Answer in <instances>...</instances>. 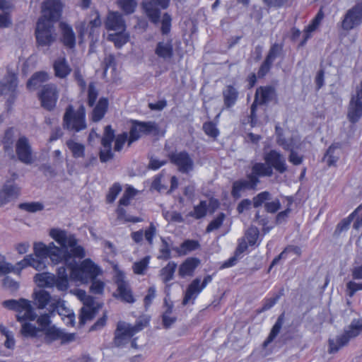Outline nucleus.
I'll return each instance as SVG.
<instances>
[{"label": "nucleus", "instance_id": "nucleus-1", "mask_svg": "<svg viewBox=\"0 0 362 362\" xmlns=\"http://www.w3.org/2000/svg\"><path fill=\"white\" fill-rule=\"evenodd\" d=\"M62 4L59 0H46L42 4V16L39 18L36 29V41L39 46L49 47L56 41L54 23L61 16Z\"/></svg>", "mask_w": 362, "mask_h": 362}, {"label": "nucleus", "instance_id": "nucleus-2", "mask_svg": "<svg viewBox=\"0 0 362 362\" xmlns=\"http://www.w3.org/2000/svg\"><path fill=\"white\" fill-rule=\"evenodd\" d=\"M2 305L17 313L16 318L18 322L21 323L19 334L22 338L35 339L39 337L38 328L30 322L37 318V313L30 300L25 298L10 299L3 301Z\"/></svg>", "mask_w": 362, "mask_h": 362}, {"label": "nucleus", "instance_id": "nucleus-3", "mask_svg": "<svg viewBox=\"0 0 362 362\" xmlns=\"http://www.w3.org/2000/svg\"><path fill=\"white\" fill-rule=\"evenodd\" d=\"M49 235L61 245V247H59L54 243H50L47 245V248L51 253V261L54 264L62 262L67 264L71 260L69 247L74 246L77 243L75 235L59 228H52Z\"/></svg>", "mask_w": 362, "mask_h": 362}, {"label": "nucleus", "instance_id": "nucleus-4", "mask_svg": "<svg viewBox=\"0 0 362 362\" xmlns=\"http://www.w3.org/2000/svg\"><path fill=\"white\" fill-rule=\"evenodd\" d=\"M57 276L49 272L36 274L35 281L40 286L52 288L56 286L59 291H65L69 288V279L64 266L57 269Z\"/></svg>", "mask_w": 362, "mask_h": 362}, {"label": "nucleus", "instance_id": "nucleus-5", "mask_svg": "<svg viewBox=\"0 0 362 362\" xmlns=\"http://www.w3.org/2000/svg\"><path fill=\"white\" fill-rule=\"evenodd\" d=\"M62 126L69 131L78 132L87 127L86 109L81 105L76 111L71 105H69L63 116Z\"/></svg>", "mask_w": 362, "mask_h": 362}, {"label": "nucleus", "instance_id": "nucleus-6", "mask_svg": "<svg viewBox=\"0 0 362 362\" xmlns=\"http://www.w3.org/2000/svg\"><path fill=\"white\" fill-rule=\"evenodd\" d=\"M361 331L362 321L358 320H353L349 328L344 330V332L341 335L337 336L335 339H329L328 352L329 354L337 353L340 349V348L346 345L351 339L358 336Z\"/></svg>", "mask_w": 362, "mask_h": 362}, {"label": "nucleus", "instance_id": "nucleus-7", "mask_svg": "<svg viewBox=\"0 0 362 362\" xmlns=\"http://www.w3.org/2000/svg\"><path fill=\"white\" fill-rule=\"evenodd\" d=\"M158 133V127L155 122H141L132 120V125L129 131V138L128 146L133 142L139 140L142 134H157Z\"/></svg>", "mask_w": 362, "mask_h": 362}, {"label": "nucleus", "instance_id": "nucleus-8", "mask_svg": "<svg viewBox=\"0 0 362 362\" xmlns=\"http://www.w3.org/2000/svg\"><path fill=\"white\" fill-rule=\"evenodd\" d=\"M254 208L264 206V211L269 214H276L281 208V204L278 198H272V194L264 191L252 198Z\"/></svg>", "mask_w": 362, "mask_h": 362}, {"label": "nucleus", "instance_id": "nucleus-9", "mask_svg": "<svg viewBox=\"0 0 362 362\" xmlns=\"http://www.w3.org/2000/svg\"><path fill=\"white\" fill-rule=\"evenodd\" d=\"M170 4V0H144L142 8L153 24H158L160 18V9H166Z\"/></svg>", "mask_w": 362, "mask_h": 362}, {"label": "nucleus", "instance_id": "nucleus-10", "mask_svg": "<svg viewBox=\"0 0 362 362\" xmlns=\"http://www.w3.org/2000/svg\"><path fill=\"white\" fill-rule=\"evenodd\" d=\"M171 163L177 166L182 174H188L193 171L194 163L192 158L186 151L171 153L168 155Z\"/></svg>", "mask_w": 362, "mask_h": 362}, {"label": "nucleus", "instance_id": "nucleus-11", "mask_svg": "<svg viewBox=\"0 0 362 362\" xmlns=\"http://www.w3.org/2000/svg\"><path fill=\"white\" fill-rule=\"evenodd\" d=\"M38 98L41 106L47 111L54 109L58 99V90L54 84L49 83L43 86L41 91L38 93Z\"/></svg>", "mask_w": 362, "mask_h": 362}, {"label": "nucleus", "instance_id": "nucleus-12", "mask_svg": "<svg viewBox=\"0 0 362 362\" xmlns=\"http://www.w3.org/2000/svg\"><path fill=\"white\" fill-rule=\"evenodd\" d=\"M362 23V1L349 9L341 22L344 30H350Z\"/></svg>", "mask_w": 362, "mask_h": 362}, {"label": "nucleus", "instance_id": "nucleus-13", "mask_svg": "<svg viewBox=\"0 0 362 362\" xmlns=\"http://www.w3.org/2000/svg\"><path fill=\"white\" fill-rule=\"evenodd\" d=\"M115 284H117V293L114 296L122 302L132 304L136 301L129 284L124 280V275L122 272L117 274Z\"/></svg>", "mask_w": 362, "mask_h": 362}, {"label": "nucleus", "instance_id": "nucleus-14", "mask_svg": "<svg viewBox=\"0 0 362 362\" xmlns=\"http://www.w3.org/2000/svg\"><path fill=\"white\" fill-rule=\"evenodd\" d=\"M16 158L26 165L33 163V151L28 139L25 136H20L16 142Z\"/></svg>", "mask_w": 362, "mask_h": 362}, {"label": "nucleus", "instance_id": "nucleus-15", "mask_svg": "<svg viewBox=\"0 0 362 362\" xmlns=\"http://www.w3.org/2000/svg\"><path fill=\"white\" fill-rule=\"evenodd\" d=\"M18 86V76L14 73L8 71L6 75L0 81V90L2 95L9 94L7 102L12 104L16 97V88Z\"/></svg>", "mask_w": 362, "mask_h": 362}, {"label": "nucleus", "instance_id": "nucleus-16", "mask_svg": "<svg viewBox=\"0 0 362 362\" xmlns=\"http://www.w3.org/2000/svg\"><path fill=\"white\" fill-rule=\"evenodd\" d=\"M212 280L211 275H207L204 277L202 284L200 285V279L197 278L194 279L188 286L185 296L182 300V305H186L189 302L192 301L197 297L199 293L210 283Z\"/></svg>", "mask_w": 362, "mask_h": 362}, {"label": "nucleus", "instance_id": "nucleus-17", "mask_svg": "<svg viewBox=\"0 0 362 362\" xmlns=\"http://www.w3.org/2000/svg\"><path fill=\"white\" fill-rule=\"evenodd\" d=\"M264 160L268 166H271L278 173L283 174L287 171L288 167L285 157L276 150H271L264 154Z\"/></svg>", "mask_w": 362, "mask_h": 362}, {"label": "nucleus", "instance_id": "nucleus-18", "mask_svg": "<svg viewBox=\"0 0 362 362\" xmlns=\"http://www.w3.org/2000/svg\"><path fill=\"white\" fill-rule=\"evenodd\" d=\"M134 334L129 327V323L119 321L114 332L113 344L116 347H122Z\"/></svg>", "mask_w": 362, "mask_h": 362}, {"label": "nucleus", "instance_id": "nucleus-19", "mask_svg": "<svg viewBox=\"0 0 362 362\" xmlns=\"http://www.w3.org/2000/svg\"><path fill=\"white\" fill-rule=\"evenodd\" d=\"M257 187V182L252 178L239 179L233 182L230 194L233 199H238L241 197L243 192L255 190Z\"/></svg>", "mask_w": 362, "mask_h": 362}, {"label": "nucleus", "instance_id": "nucleus-20", "mask_svg": "<svg viewBox=\"0 0 362 362\" xmlns=\"http://www.w3.org/2000/svg\"><path fill=\"white\" fill-rule=\"evenodd\" d=\"M20 194V188L13 182L7 181L0 190V207L16 199Z\"/></svg>", "mask_w": 362, "mask_h": 362}, {"label": "nucleus", "instance_id": "nucleus-21", "mask_svg": "<svg viewBox=\"0 0 362 362\" xmlns=\"http://www.w3.org/2000/svg\"><path fill=\"white\" fill-rule=\"evenodd\" d=\"M156 55L165 62H169L174 56L173 40L160 41L156 44L155 48Z\"/></svg>", "mask_w": 362, "mask_h": 362}, {"label": "nucleus", "instance_id": "nucleus-22", "mask_svg": "<svg viewBox=\"0 0 362 362\" xmlns=\"http://www.w3.org/2000/svg\"><path fill=\"white\" fill-rule=\"evenodd\" d=\"M274 172L271 166L265 163H255L251 168V173L247 174V178H252L258 185L260 182L259 177H271Z\"/></svg>", "mask_w": 362, "mask_h": 362}, {"label": "nucleus", "instance_id": "nucleus-23", "mask_svg": "<svg viewBox=\"0 0 362 362\" xmlns=\"http://www.w3.org/2000/svg\"><path fill=\"white\" fill-rule=\"evenodd\" d=\"M16 130L13 127L8 128L2 139L3 148L7 156L11 159H16V155L13 151V144L16 142Z\"/></svg>", "mask_w": 362, "mask_h": 362}, {"label": "nucleus", "instance_id": "nucleus-24", "mask_svg": "<svg viewBox=\"0 0 362 362\" xmlns=\"http://www.w3.org/2000/svg\"><path fill=\"white\" fill-rule=\"evenodd\" d=\"M275 94V89L272 86H260L255 92L253 103L264 105L272 101Z\"/></svg>", "mask_w": 362, "mask_h": 362}, {"label": "nucleus", "instance_id": "nucleus-25", "mask_svg": "<svg viewBox=\"0 0 362 362\" xmlns=\"http://www.w3.org/2000/svg\"><path fill=\"white\" fill-rule=\"evenodd\" d=\"M223 99V110H229L233 107L238 98L239 92L237 88L232 85H228L222 92Z\"/></svg>", "mask_w": 362, "mask_h": 362}, {"label": "nucleus", "instance_id": "nucleus-26", "mask_svg": "<svg viewBox=\"0 0 362 362\" xmlns=\"http://www.w3.org/2000/svg\"><path fill=\"white\" fill-rule=\"evenodd\" d=\"M200 259L197 257H188L180 266L178 275L181 278L192 276L196 268L199 265Z\"/></svg>", "mask_w": 362, "mask_h": 362}, {"label": "nucleus", "instance_id": "nucleus-27", "mask_svg": "<svg viewBox=\"0 0 362 362\" xmlns=\"http://www.w3.org/2000/svg\"><path fill=\"white\" fill-rule=\"evenodd\" d=\"M100 272V268L95 265L90 259L83 260L81 264L79 270L78 271L81 279H83V276L85 275L90 279L96 278Z\"/></svg>", "mask_w": 362, "mask_h": 362}, {"label": "nucleus", "instance_id": "nucleus-28", "mask_svg": "<svg viewBox=\"0 0 362 362\" xmlns=\"http://www.w3.org/2000/svg\"><path fill=\"white\" fill-rule=\"evenodd\" d=\"M59 27L62 31V42L64 46L72 49L76 45V36L72 28L64 23L61 22Z\"/></svg>", "mask_w": 362, "mask_h": 362}, {"label": "nucleus", "instance_id": "nucleus-29", "mask_svg": "<svg viewBox=\"0 0 362 362\" xmlns=\"http://www.w3.org/2000/svg\"><path fill=\"white\" fill-rule=\"evenodd\" d=\"M105 26L109 30H124L125 23L122 14L118 12L110 13L105 23Z\"/></svg>", "mask_w": 362, "mask_h": 362}, {"label": "nucleus", "instance_id": "nucleus-30", "mask_svg": "<svg viewBox=\"0 0 362 362\" xmlns=\"http://www.w3.org/2000/svg\"><path fill=\"white\" fill-rule=\"evenodd\" d=\"M108 109V100L106 98H100L93 109L90 118L93 122H98L105 116Z\"/></svg>", "mask_w": 362, "mask_h": 362}, {"label": "nucleus", "instance_id": "nucleus-31", "mask_svg": "<svg viewBox=\"0 0 362 362\" xmlns=\"http://www.w3.org/2000/svg\"><path fill=\"white\" fill-rule=\"evenodd\" d=\"M53 69L55 76L59 78H65L71 71V69L64 57L57 59L54 62Z\"/></svg>", "mask_w": 362, "mask_h": 362}, {"label": "nucleus", "instance_id": "nucleus-32", "mask_svg": "<svg viewBox=\"0 0 362 362\" xmlns=\"http://www.w3.org/2000/svg\"><path fill=\"white\" fill-rule=\"evenodd\" d=\"M101 25V21L100 19V16L98 13H96V17L91 20L88 25H86V23L83 22L81 23L78 28V37L81 40L83 39V35L88 31V28L90 27L89 31V37H92L94 34L95 28L100 27ZM93 41V39L91 40Z\"/></svg>", "mask_w": 362, "mask_h": 362}, {"label": "nucleus", "instance_id": "nucleus-33", "mask_svg": "<svg viewBox=\"0 0 362 362\" xmlns=\"http://www.w3.org/2000/svg\"><path fill=\"white\" fill-rule=\"evenodd\" d=\"M53 302L49 292L40 290L34 293V304L38 309H43Z\"/></svg>", "mask_w": 362, "mask_h": 362}, {"label": "nucleus", "instance_id": "nucleus-34", "mask_svg": "<svg viewBox=\"0 0 362 362\" xmlns=\"http://www.w3.org/2000/svg\"><path fill=\"white\" fill-rule=\"evenodd\" d=\"M285 320V313H282L277 318L275 324L272 327L269 336L267 337V339L263 343V346L266 347L271 342H272L274 339L277 337V335L279 334L281 329L284 325Z\"/></svg>", "mask_w": 362, "mask_h": 362}, {"label": "nucleus", "instance_id": "nucleus-35", "mask_svg": "<svg viewBox=\"0 0 362 362\" xmlns=\"http://www.w3.org/2000/svg\"><path fill=\"white\" fill-rule=\"evenodd\" d=\"M49 80V75L45 71H37L33 74L27 82L28 88H37L41 83Z\"/></svg>", "mask_w": 362, "mask_h": 362}, {"label": "nucleus", "instance_id": "nucleus-36", "mask_svg": "<svg viewBox=\"0 0 362 362\" xmlns=\"http://www.w3.org/2000/svg\"><path fill=\"white\" fill-rule=\"evenodd\" d=\"M200 247V245L197 240H186L180 246L174 250L180 255H186L187 253L197 250Z\"/></svg>", "mask_w": 362, "mask_h": 362}, {"label": "nucleus", "instance_id": "nucleus-37", "mask_svg": "<svg viewBox=\"0 0 362 362\" xmlns=\"http://www.w3.org/2000/svg\"><path fill=\"white\" fill-rule=\"evenodd\" d=\"M98 308L95 306H90L88 303L86 306L81 309V314L79 316L80 324L84 325L86 321L93 320L98 313Z\"/></svg>", "mask_w": 362, "mask_h": 362}, {"label": "nucleus", "instance_id": "nucleus-38", "mask_svg": "<svg viewBox=\"0 0 362 362\" xmlns=\"http://www.w3.org/2000/svg\"><path fill=\"white\" fill-rule=\"evenodd\" d=\"M108 40L113 42L117 48L122 47L129 40V35L124 30H117V33L110 34Z\"/></svg>", "mask_w": 362, "mask_h": 362}, {"label": "nucleus", "instance_id": "nucleus-39", "mask_svg": "<svg viewBox=\"0 0 362 362\" xmlns=\"http://www.w3.org/2000/svg\"><path fill=\"white\" fill-rule=\"evenodd\" d=\"M66 144L71 151L72 156L75 158H83L85 156V146L74 141L72 139L66 141Z\"/></svg>", "mask_w": 362, "mask_h": 362}, {"label": "nucleus", "instance_id": "nucleus-40", "mask_svg": "<svg viewBox=\"0 0 362 362\" xmlns=\"http://www.w3.org/2000/svg\"><path fill=\"white\" fill-rule=\"evenodd\" d=\"M177 266V264L172 261L169 262L165 267L161 269L160 275L163 283L166 284L173 279Z\"/></svg>", "mask_w": 362, "mask_h": 362}, {"label": "nucleus", "instance_id": "nucleus-41", "mask_svg": "<svg viewBox=\"0 0 362 362\" xmlns=\"http://www.w3.org/2000/svg\"><path fill=\"white\" fill-rule=\"evenodd\" d=\"M54 316V314H51V310L48 308V313L41 314L39 316L37 315V318L35 319L38 325L39 332H42L44 329L49 327L52 324V321L50 318Z\"/></svg>", "mask_w": 362, "mask_h": 362}, {"label": "nucleus", "instance_id": "nucleus-42", "mask_svg": "<svg viewBox=\"0 0 362 362\" xmlns=\"http://www.w3.org/2000/svg\"><path fill=\"white\" fill-rule=\"evenodd\" d=\"M115 138V130L111 125H107L104 128L103 135L101 138V145L103 147L112 146V143Z\"/></svg>", "mask_w": 362, "mask_h": 362}, {"label": "nucleus", "instance_id": "nucleus-43", "mask_svg": "<svg viewBox=\"0 0 362 362\" xmlns=\"http://www.w3.org/2000/svg\"><path fill=\"white\" fill-rule=\"evenodd\" d=\"M207 214V202L202 200L199 204L194 207V210L189 213V216L196 219L204 218Z\"/></svg>", "mask_w": 362, "mask_h": 362}, {"label": "nucleus", "instance_id": "nucleus-44", "mask_svg": "<svg viewBox=\"0 0 362 362\" xmlns=\"http://www.w3.org/2000/svg\"><path fill=\"white\" fill-rule=\"evenodd\" d=\"M33 250L36 257L45 259L49 257L51 259V253L49 251V249L47 248V245L43 243H35L33 246Z\"/></svg>", "mask_w": 362, "mask_h": 362}, {"label": "nucleus", "instance_id": "nucleus-45", "mask_svg": "<svg viewBox=\"0 0 362 362\" xmlns=\"http://www.w3.org/2000/svg\"><path fill=\"white\" fill-rule=\"evenodd\" d=\"M18 208L21 210L28 211L29 213H35L37 211H42L45 208V206L41 202H33L21 203L18 205Z\"/></svg>", "mask_w": 362, "mask_h": 362}, {"label": "nucleus", "instance_id": "nucleus-46", "mask_svg": "<svg viewBox=\"0 0 362 362\" xmlns=\"http://www.w3.org/2000/svg\"><path fill=\"white\" fill-rule=\"evenodd\" d=\"M49 308L51 310V314H54L57 312L60 315H67L69 316V310L64 305V301L61 299L53 300L49 304Z\"/></svg>", "mask_w": 362, "mask_h": 362}, {"label": "nucleus", "instance_id": "nucleus-47", "mask_svg": "<svg viewBox=\"0 0 362 362\" xmlns=\"http://www.w3.org/2000/svg\"><path fill=\"white\" fill-rule=\"evenodd\" d=\"M42 332L45 334L46 341H52L62 338V332L54 325H50Z\"/></svg>", "mask_w": 362, "mask_h": 362}, {"label": "nucleus", "instance_id": "nucleus-48", "mask_svg": "<svg viewBox=\"0 0 362 362\" xmlns=\"http://www.w3.org/2000/svg\"><path fill=\"white\" fill-rule=\"evenodd\" d=\"M117 4L127 15L133 13L137 6L136 0H118Z\"/></svg>", "mask_w": 362, "mask_h": 362}, {"label": "nucleus", "instance_id": "nucleus-49", "mask_svg": "<svg viewBox=\"0 0 362 362\" xmlns=\"http://www.w3.org/2000/svg\"><path fill=\"white\" fill-rule=\"evenodd\" d=\"M100 161L103 163H107L114 159L115 154L112 150V146L108 147H103L99 150L98 153Z\"/></svg>", "mask_w": 362, "mask_h": 362}, {"label": "nucleus", "instance_id": "nucleus-50", "mask_svg": "<svg viewBox=\"0 0 362 362\" xmlns=\"http://www.w3.org/2000/svg\"><path fill=\"white\" fill-rule=\"evenodd\" d=\"M117 214V219L119 221H124L125 222L138 223L142 221V218L139 217H134L132 216H127L126 211L121 206H118L116 210Z\"/></svg>", "mask_w": 362, "mask_h": 362}, {"label": "nucleus", "instance_id": "nucleus-51", "mask_svg": "<svg viewBox=\"0 0 362 362\" xmlns=\"http://www.w3.org/2000/svg\"><path fill=\"white\" fill-rule=\"evenodd\" d=\"M283 52V45L279 43L273 44L266 56V59L274 62L275 59L278 57Z\"/></svg>", "mask_w": 362, "mask_h": 362}, {"label": "nucleus", "instance_id": "nucleus-52", "mask_svg": "<svg viewBox=\"0 0 362 362\" xmlns=\"http://www.w3.org/2000/svg\"><path fill=\"white\" fill-rule=\"evenodd\" d=\"M171 22H172L171 16L168 13H165L163 15L162 19L160 21V23H161L160 32L163 35H168L170 32Z\"/></svg>", "mask_w": 362, "mask_h": 362}, {"label": "nucleus", "instance_id": "nucleus-53", "mask_svg": "<svg viewBox=\"0 0 362 362\" xmlns=\"http://www.w3.org/2000/svg\"><path fill=\"white\" fill-rule=\"evenodd\" d=\"M225 216H226L223 213H220L215 219H214L209 223L206 229V233H210L214 230L219 228L223 224Z\"/></svg>", "mask_w": 362, "mask_h": 362}, {"label": "nucleus", "instance_id": "nucleus-54", "mask_svg": "<svg viewBox=\"0 0 362 362\" xmlns=\"http://www.w3.org/2000/svg\"><path fill=\"white\" fill-rule=\"evenodd\" d=\"M203 130L206 135L212 138L217 137L219 134L216 124L212 122H204L203 124Z\"/></svg>", "mask_w": 362, "mask_h": 362}, {"label": "nucleus", "instance_id": "nucleus-55", "mask_svg": "<svg viewBox=\"0 0 362 362\" xmlns=\"http://www.w3.org/2000/svg\"><path fill=\"white\" fill-rule=\"evenodd\" d=\"M291 202H292V200L290 199L287 209H286L285 210H284L282 211L279 212L277 214V215L276 216L275 223L276 225H281L287 221L288 216L291 211V209L290 208V205H291Z\"/></svg>", "mask_w": 362, "mask_h": 362}, {"label": "nucleus", "instance_id": "nucleus-56", "mask_svg": "<svg viewBox=\"0 0 362 362\" xmlns=\"http://www.w3.org/2000/svg\"><path fill=\"white\" fill-rule=\"evenodd\" d=\"M122 191V187L119 183H115L109 189L106 196L107 203H112L117 198L119 193Z\"/></svg>", "mask_w": 362, "mask_h": 362}, {"label": "nucleus", "instance_id": "nucleus-57", "mask_svg": "<svg viewBox=\"0 0 362 362\" xmlns=\"http://www.w3.org/2000/svg\"><path fill=\"white\" fill-rule=\"evenodd\" d=\"M129 136H128L127 132H123L120 134H118L115 138L114 150L115 151H120L124 144L129 141Z\"/></svg>", "mask_w": 362, "mask_h": 362}, {"label": "nucleus", "instance_id": "nucleus-58", "mask_svg": "<svg viewBox=\"0 0 362 362\" xmlns=\"http://www.w3.org/2000/svg\"><path fill=\"white\" fill-rule=\"evenodd\" d=\"M335 149L333 146H329L324 156L323 159L327 161L329 166L334 165L339 159V156L334 155Z\"/></svg>", "mask_w": 362, "mask_h": 362}, {"label": "nucleus", "instance_id": "nucleus-59", "mask_svg": "<svg viewBox=\"0 0 362 362\" xmlns=\"http://www.w3.org/2000/svg\"><path fill=\"white\" fill-rule=\"evenodd\" d=\"M353 214H351L347 218H344L341 220L337 226L336 229L334 232L335 235H339L344 230H348L351 220H352Z\"/></svg>", "mask_w": 362, "mask_h": 362}, {"label": "nucleus", "instance_id": "nucleus-60", "mask_svg": "<svg viewBox=\"0 0 362 362\" xmlns=\"http://www.w3.org/2000/svg\"><path fill=\"white\" fill-rule=\"evenodd\" d=\"M90 280V292L93 294H102L104 291L105 284L100 280H97L96 278L91 279Z\"/></svg>", "mask_w": 362, "mask_h": 362}, {"label": "nucleus", "instance_id": "nucleus-61", "mask_svg": "<svg viewBox=\"0 0 362 362\" xmlns=\"http://www.w3.org/2000/svg\"><path fill=\"white\" fill-rule=\"evenodd\" d=\"M279 298H280V295H276L273 298H266L264 300L262 308H259V310H257V313H263V312L272 308L277 303V301L279 300Z\"/></svg>", "mask_w": 362, "mask_h": 362}, {"label": "nucleus", "instance_id": "nucleus-62", "mask_svg": "<svg viewBox=\"0 0 362 362\" xmlns=\"http://www.w3.org/2000/svg\"><path fill=\"white\" fill-rule=\"evenodd\" d=\"M98 90L95 88L93 83H90L88 86V105L90 107H93L98 98Z\"/></svg>", "mask_w": 362, "mask_h": 362}, {"label": "nucleus", "instance_id": "nucleus-63", "mask_svg": "<svg viewBox=\"0 0 362 362\" xmlns=\"http://www.w3.org/2000/svg\"><path fill=\"white\" fill-rule=\"evenodd\" d=\"M148 264V257H146L139 262H136L133 265L134 272L136 274H143Z\"/></svg>", "mask_w": 362, "mask_h": 362}, {"label": "nucleus", "instance_id": "nucleus-64", "mask_svg": "<svg viewBox=\"0 0 362 362\" xmlns=\"http://www.w3.org/2000/svg\"><path fill=\"white\" fill-rule=\"evenodd\" d=\"M273 62L269 61L267 59H264V62L262 63L258 72L257 76L259 78H264L270 71L272 66Z\"/></svg>", "mask_w": 362, "mask_h": 362}]
</instances>
